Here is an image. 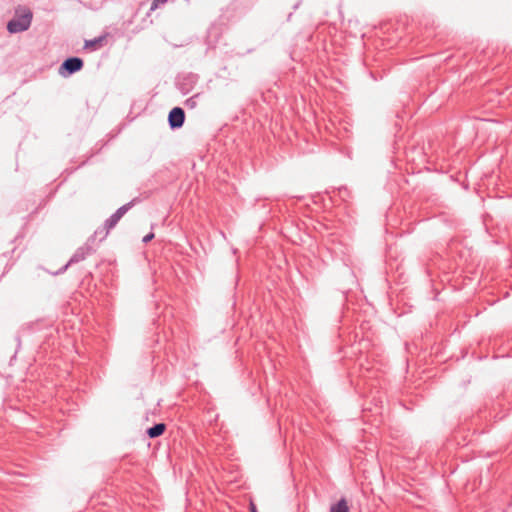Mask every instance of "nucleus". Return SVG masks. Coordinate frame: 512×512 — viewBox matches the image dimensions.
Listing matches in <instances>:
<instances>
[{"label": "nucleus", "mask_w": 512, "mask_h": 512, "mask_svg": "<svg viewBox=\"0 0 512 512\" xmlns=\"http://www.w3.org/2000/svg\"><path fill=\"white\" fill-rule=\"evenodd\" d=\"M32 12L27 9L25 12L7 23V30L11 34L24 32L29 29L32 22Z\"/></svg>", "instance_id": "f257e3e1"}, {"label": "nucleus", "mask_w": 512, "mask_h": 512, "mask_svg": "<svg viewBox=\"0 0 512 512\" xmlns=\"http://www.w3.org/2000/svg\"><path fill=\"white\" fill-rule=\"evenodd\" d=\"M84 66V62L79 57H69L65 59L59 67V74L63 77L71 76L80 71Z\"/></svg>", "instance_id": "f03ea898"}, {"label": "nucleus", "mask_w": 512, "mask_h": 512, "mask_svg": "<svg viewBox=\"0 0 512 512\" xmlns=\"http://www.w3.org/2000/svg\"><path fill=\"white\" fill-rule=\"evenodd\" d=\"M139 198H134L130 202L119 207L108 219L105 220L104 224L107 229H113L120 219L137 203Z\"/></svg>", "instance_id": "7ed1b4c3"}, {"label": "nucleus", "mask_w": 512, "mask_h": 512, "mask_svg": "<svg viewBox=\"0 0 512 512\" xmlns=\"http://www.w3.org/2000/svg\"><path fill=\"white\" fill-rule=\"evenodd\" d=\"M97 245H93L90 241L79 247L68 261V265L79 263L86 259L87 256L92 255L96 252Z\"/></svg>", "instance_id": "20e7f679"}, {"label": "nucleus", "mask_w": 512, "mask_h": 512, "mask_svg": "<svg viewBox=\"0 0 512 512\" xmlns=\"http://www.w3.org/2000/svg\"><path fill=\"white\" fill-rule=\"evenodd\" d=\"M185 122V112L181 107H174L168 114V124L172 130L180 129Z\"/></svg>", "instance_id": "39448f33"}, {"label": "nucleus", "mask_w": 512, "mask_h": 512, "mask_svg": "<svg viewBox=\"0 0 512 512\" xmlns=\"http://www.w3.org/2000/svg\"><path fill=\"white\" fill-rule=\"evenodd\" d=\"M109 232H110V229H107V227L104 224L103 227L98 228L87 241H90L91 244L96 245L95 244L96 239L98 238L99 242H102L104 239H106Z\"/></svg>", "instance_id": "423d86ee"}, {"label": "nucleus", "mask_w": 512, "mask_h": 512, "mask_svg": "<svg viewBox=\"0 0 512 512\" xmlns=\"http://www.w3.org/2000/svg\"><path fill=\"white\" fill-rule=\"evenodd\" d=\"M166 430V425L164 423H157L152 427L146 430V434L149 438H157L161 436Z\"/></svg>", "instance_id": "0eeeda50"}, {"label": "nucleus", "mask_w": 512, "mask_h": 512, "mask_svg": "<svg viewBox=\"0 0 512 512\" xmlns=\"http://www.w3.org/2000/svg\"><path fill=\"white\" fill-rule=\"evenodd\" d=\"M330 512H349L348 503L345 498H341L330 507Z\"/></svg>", "instance_id": "6e6552de"}, {"label": "nucleus", "mask_w": 512, "mask_h": 512, "mask_svg": "<svg viewBox=\"0 0 512 512\" xmlns=\"http://www.w3.org/2000/svg\"><path fill=\"white\" fill-rule=\"evenodd\" d=\"M200 97V93H196L194 94L193 96L189 97L188 99L185 100V106L188 108V109H194L197 107L198 105V99Z\"/></svg>", "instance_id": "1a4fd4ad"}, {"label": "nucleus", "mask_w": 512, "mask_h": 512, "mask_svg": "<svg viewBox=\"0 0 512 512\" xmlns=\"http://www.w3.org/2000/svg\"><path fill=\"white\" fill-rule=\"evenodd\" d=\"M102 40H103V37H98V38H94V39H91V40H86L84 48H89V47L95 48L96 46H98L102 42Z\"/></svg>", "instance_id": "9d476101"}, {"label": "nucleus", "mask_w": 512, "mask_h": 512, "mask_svg": "<svg viewBox=\"0 0 512 512\" xmlns=\"http://www.w3.org/2000/svg\"><path fill=\"white\" fill-rule=\"evenodd\" d=\"M167 1L168 0H153L151 7H150V11L156 10L160 5L165 4Z\"/></svg>", "instance_id": "9b49d317"}, {"label": "nucleus", "mask_w": 512, "mask_h": 512, "mask_svg": "<svg viewBox=\"0 0 512 512\" xmlns=\"http://www.w3.org/2000/svg\"><path fill=\"white\" fill-rule=\"evenodd\" d=\"M154 238V233L153 232H150L149 234H147L146 236L143 237L142 241L144 243H148L150 242L152 239Z\"/></svg>", "instance_id": "f8f14e48"}, {"label": "nucleus", "mask_w": 512, "mask_h": 512, "mask_svg": "<svg viewBox=\"0 0 512 512\" xmlns=\"http://www.w3.org/2000/svg\"><path fill=\"white\" fill-rule=\"evenodd\" d=\"M69 266L70 265H68V262H67L63 267H61L57 272H55L54 275H59V274L64 273L68 269Z\"/></svg>", "instance_id": "ddd939ff"}, {"label": "nucleus", "mask_w": 512, "mask_h": 512, "mask_svg": "<svg viewBox=\"0 0 512 512\" xmlns=\"http://www.w3.org/2000/svg\"><path fill=\"white\" fill-rule=\"evenodd\" d=\"M249 512H257L256 505L253 502H250Z\"/></svg>", "instance_id": "4468645a"}, {"label": "nucleus", "mask_w": 512, "mask_h": 512, "mask_svg": "<svg viewBox=\"0 0 512 512\" xmlns=\"http://www.w3.org/2000/svg\"><path fill=\"white\" fill-rule=\"evenodd\" d=\"M299 5H300V2L296 3V4L294 5V9H297V8L299 7Z\"/></svg>", "instance_id": "2eb2a0df"}]
</instances>
